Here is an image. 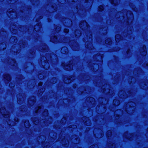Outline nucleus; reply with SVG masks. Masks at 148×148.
I'll list each match as a JSON object with an SVG mask.
<instances>
[{"mask_svg":"<svg viewBox=\"0 0 148 148\" xmlns=\"http://www.w3.org/2000/svg\"><path fill=\"white\" fill-rule=\"evenodd\" d=\"M41 64L43 67L45 69H47L49 68V66L48 63L49 60L47 58L43 57L41 58Z\"/></svg>","mask_w":148,"mask_h":148,"instance_id":"f257e3e1","label":"nucleus"},{"mask_svg":"<svg viewBox=\"0 0 148 148\" xmlns=\"http://www.w3.org/2000/svg\"><path fill=\"white\" fill-rule=\"evenodd\" d=\"M87 37L88 42H86L85 43L86 47L89 49H92L93 47V46L92 43L91 42H90L92 40V35L90 34L89 35V37Z\"/></svg>","mask_w":148,"mask_h":148,"instance_id":"f03ea898","label":"nucleus"},{"mask_svg":"<svg viewBox=\"0 0 148 148\" xmlns=\"http://www.w3.org/2000/svg\"><path fill=\"white\" fill-rule=\"evenodd\" d=\"M0 111L5 117L8 118L10 116V115L9 112H7L6 110L4 107L1 108Z\"/></svg>","mask_w":148,"mask_h":148,"instance_id":"7ed1b4c3","label":"nucleus"},{"mask_svg":"<svg viewBox=\"0 0 148 148\" xmlns=\"http://www.w3.org/2000/svg\"><path fill=\"white\" fill-rule=\"evenodd\" d=\"M88 25L85 21H82L79 25V26L82 29H84L88 28Z\"/></svg>","mask_w":148,"mask_h":148,"instance_id":"20e7f679","label":"nucleus"},{"mask_svg":"<svg viewBox=\"0 0 148 148\" xmlns=\"http://www.w3.org/2000/svg\"><path fill=\"white\" fill-rule=\"evenodd\" d=\"M70 63L68 64L65 65L64 63H62V65L64 67V68L67 70L69 71L73 69V65L72 63L70 62Z\"/></svg>","mask_w":148,"mask_h":148,"instance_id":"39448f33","label":"nucleus"},{"mask_svg":"<svg viewBox=\"0 0 148 148\" xmlns=\"http://www.w3.org/2000/svg\"><path fill=\"white\" fill-rule=\"evenodd\" d=\"M41 27V23H39L37 24L34 27L35 30L36 32L39 31Z\"/></svg>","mask_w":148,"mask_h":148,"instance_id":"423d86ee","label":"nucleus"},{"mask_svg":"<svg viewBox=\"0 0 148 148\" xmlns=\"http://www.w3.org/2000/svg\"><path fill=\"white\" fill-rule=\"evenodd\" d=\"M72 77L67 78L65 77L64 79V82L67 84L70 83L72 80Z\"/></svg>","mask_w":148,"mask_h":148,"instance_id":"0eeeda50","label":"nucleus"},{"mask_svg":"<svg viewBox=\"0 0 148 148\" xmlns=\"http://www.w3.org/2000/svg\"><path fill=\"white\" fill-rule=\"evenodd\" d=\"M82 119L85 122V124H86L87 125H89L90 124V121L88 118L83 117Z\"/></svg>","mask_w":148,"mask_h":148,"instance_id":"6e6552de","label":"nucleus"},{"mask_svg":"<svg viewBox=\"0 0 148 148\" xmlns=\"http://www.w3.org/2000/svg\"><path fill=\"white\" fill-rule=\"evenodd\" d=\"M68 49L66 47H63L61 49V53L64 54H66L68 53Z\"/></svg>","mask_w":148,"mask_h":148,"instance_id":"1a4fd4ad","label":"nucleus"},{"mask_svg":"<svg viewBox=\"0 0 148 148\" xmlns=\"http://www.w3.org/2000/svg\"><path fill=\"white\" fill-rule=\"evenodd\" d=\"M4 78L8 81H10L11 80L10 75L8 74H5L4 75Z\"/></svg>","mask_w":148,"mask_h":148,"instance_id":"9d476101","label":"nucleus"},{"mask_svg":"<svg viewBox=\"0 0 148 148\" xmlns=\"http://www.w3.org/2000/svg\"><path fill=\"white\" fill-rule=\"evenodd\" d=\"M121 39V36L119 34H117L115 36V40L117 42H118Z\"/></svg>","mask_w":148,"mask_h":148,"instance_id":"9b49d317","label":"nucleus"},{"mask_svg":"<svg viewBox=\"0 0 148 148\" xmlns=\"http://www.w3.org/2000/svg\"><path fill=\"white\" fill-rule=\"evenodd\" d=\"M57 37L56 36H54L53 38L52 37H51V40L53 42H57Z\"/></svg>","mask_w":148,"mask_h":148,"instance_id":"f8f14e48","label":"nucleus"},{"mask_svg":"<svg viewBox=\"0 0 148 148\" xmlns=\"http://www.w3.org/2000/svg\"><path fill=\"white\" fill-rule=\"evenodd\" d=\"M124 94H125V93L124 92V91H121L119 92L118 95L120 97L124 98V97H123L124 96Z\"/></svg>","mask_w":148,"mask_h":148,"instance_id":"ddd939ff","label":"nucleus"},{"mask_svg":"<svg viewBox=\"0 0 148 148\" xmlns=\"http://www.w3.org/2000/svg\"><path fill=\"white\" fill-rule=\"evenodd\" d=\"M120 103L119 101L117 100H114L113 101V104L116 106H117L119 105Z\"/></svg>","mask_w":148,"mask_h":148,"instance_id":"4468645a","label":"nucleus"},{"mask_svg":"<svg viewBox=\"0 0 148 148\" xmlns=\"http://www.w3.org/2000/svg\"><path fill=\"white\" fill-rule=\"evenodd\" d=\"M128 105H130V108L134 107L135 106H136V104H135V103L134 102H132L128 103L127 105V106Z\"/></svg>","mask_w":148,"mask_h":148,"instance_id":"2eb2a0df","label":"nucleus"},{"mask_svg":"<svg viewBox=\"0 0 148 148\" xmlns=\"http://www.w3.org/2000/svg\"><path fill=\"white\" fill-rule=\"evenodd\" d=\"M146 48L145 46H144L143 48V52H141V54L142 55L145 56L147 52L146 51Z\"/></svg>","mask_w":148,"mask_h":148,"instance_id":"dca6fc26","label":"nucleus"},{"mask_svg":"<svg viewBox=\"0 0 148 148\" xmlns=\"http://www.w3.org/2000/svg\"><path fill=\"white\" fill-rule=\"evenodd\" d=\"M105 43L106 44L110 45L112 43V41L110 38H108L105 40Z\"/></svg>","mask_w":148,"mask_h":148,"instance_id":"f3484780","label":"nucleus"},{"mask_svg":"<svg viewBox=\"0 0 148 148\" xmlns=\"http://www.w3.org/2000/svg\"><path fill=\"white\" fill-rule=\"evenodd\" d=\"M42 49H43V51H42L43 52H45L46 51H47V50H48V47L46 45H44L43 47H42Z\"/></svg>","mask_w":148,"mask_h":148,"instance_id":"a211bd4d","label":"nucleus"},{"mask_svg":"<svg viewBox=\"0 0 148 148\" xmlns=\"http://www.w3.org/2000/svg\"><path fill=\"white\" fill-rule=\"evenodd\" d=\"M11 10H9L8 12V15L9 17H11V16L13 15V13H14L13 12H12Z\"/></svg>","mask_w":148,"mask_h":148,"instance_id":"6ab92c4d","label":"nucleus"},{"mask_svg":"<svg viewBox=\"0 0 148 148\" xmlns=\"http://www.w3.org/2000/svg\"><path fill=\"white\" fill-rule=\"evenodd\" d=\"M24 124L26 127L28 128L29 127V123L28 121H26L24 122Z\"/></svg>","mask_w":148,"mask_h":148,"instance_id":"aec40b11","label":"nucleus"},{"mask_svg":"<svg viewBox=\"0 0 148 148\" xmlns=\"http://www.w3.org/2000/svg\"><path fill=\"white\" fill-rule=\"evenodd\" d=\"M75 33L76 36H77V37H78L79 36H80L81 34V32L79 31H76Z\"/></svg>","mask_w":148,"mask_h":148,"instance_id":"412c9836","label":"nucleus"},{"mask_svg":"<svg viewBox=\"0 0 148 148\" xmlns=\"http://www.w3.org/2000/svg\"><path fill=\"white\" fill-rule=\"evenodd\" d=\"M119 112H121V113H119V114H117V115H118V116H119V115L122 114L123 113V112L122 111V110H117L115 112V113L116 114Z\"/></svg>","mask_w":148,"mask_h":148,"instance_id":"4be33fe9","label":"nucleus"},{"mask_svg":"<svg viewBox=\"0 0 148 148\" xmlns=\"http://www.w3.org/2000/svg\"><path fill=\"white\" fill-rule=\"evenodd\" d=\"M48 114V111L47 110H45L43 112V115L45 116H47Z\"/></svg>","mask_w":148,"mask_h":148,"instance_id":"5701e85b","label":"nucleus"},{"mask_svg":"<svg viewBox=\"0 0 148 148\" xmlns=\"http://www.w3.org/2000/svg\"><path fill=\"white\" fill-rule=\"evenodd\" d=\"M104 9V7L102 5H100L99 7V11H102Z\"/></svg>","mask_w":148,"mask_h":148,"instance_id":"b1692460","label":"nucleus"},{"mask_svg":"<svg viewBox=\"0 0 148 148\" xmlns=\"http://www.w3.org/2000/svg\"><path fill=\"white\" fill-rule=\"evenodd\" d=\"M107 136L109 137L112 135V132L111 131L109 130L107 132Z\"/></svg>","mask_w":148,"mask_h":148,"instance_id":"393cba45","label":"nucleus"},{"mask_svg":"<svg viewBox=\"0 0 148 148\" xmlns=\"http://www.w3.org/2000/svg\"><path fill=\"white\" fill-rule=\"evenodd\" d=\"M38 77L39 79H42L44 78V76L42 74H40L38 75Z\"/></svg>","mask_w":148,"mask_h":148,"instance_id":"a878e982","label":"nucleus"},{"mask_svg":"<svg viewBox=\"0 0 148 148\" xmlns=\"http://www.w3.org/2000/svg\"><path fill=\"white\" fill-rule=\"evenodd\" d=\"M115 0H111V3L112 4L116 5V3L115 2Z\"/></svg>","mask_w":148,"mask_h":148,"instance_id":"bb28decb","label":"nucleus"},{"mask_svg":"<svg viewBox=\"0 0 148 148\" xmlns=\"http://www.w3.org/2000/svg\"><path fill=\"white\" fill-rule=\"evenodd\" d=\"M9 86L10 87L14 86V84L12 83H10L9 84Z\"/></svg>","mask_w":148,"mask_h":148,"instance_id":"cd10ccee","label":"nucleus"},{"mask_svg":"<svg viewBox=\"0 0 148 148\" xmlns=\"http://www.w3.org/2000/svg\"><path fill=\"white\" fill-rule=\"evenodd\" d=\"M64 32L65 33H67L69 32V30L68 29H65L64 30Z\"/></svg>","mask_w":148,"mask_h":148,"instance_id":"c85d7f7f","label":"nucleus"},{"mask_svg":"<svg viewBox=\"0 0 148 148\" xmlns=\"http://www.w3.org/2000/svg\"><path fill=\"white\" fill-rule=\"evenodd\" d=\"M56 29L57 31H59L61 30V27H58Z\"/></svg>","mask_w":148,"mask_h":148,"instance_id":"c756f323","label":"nucleus"},{"mask_svg":"<svg viewBox=\"0 0 148 148\" xmlns=\"http://www.w3.org/2000/svg\"><path fill=\"white\" fill-rule=\"evenodd\" d=\"M41 107H40V106L38 107V109L36 111V113H38V112L39 110H40V109H41Z\"/></svg>","mask_w":148,"mask_h":148,"instance_id":"7c9ffc66","label":"nucleus"},{"mask_svg":"<svg viewBox=\"0 0 148 148\" xmlns=\"http://www.w3.org/2000/svg\"><path fill=\"white\" fill-rule=\"evenodd\" d=\"M77 127V126L76 125H73L71 126V127L72 128H76Z\"/></svg>","mask_w":148,"mask_h":148,"instance_id":"2f4dec72","label":"nucleus"},{"mask_svg":"<svg viewBox=\"0 0 148 148\" xmlns=\"http://www.w3.org/2000/svg\"><path fill=\"white\" fill-rule=\"evenodd\" d=\"M89 99H90V100H91L92 101H95V99L93 98L92 97H90L89 98Z\"/></svg>","mask_w":148,"mask_h":148,"instance_id":"473e14b6","label":"nucleus"},{"mask_svg":"<svg viewBox=\"0 0 148 148\" xmlns=\"http://www.w3.org/2000/svg\"><path fill=\"white\" fill-rule=\"evenodd\" d=\"M100 60H101V63H102V55H101L100 56Z\"/></svg>","mask_w":148,"mask_h":148,"instance_id":"72a5a7b5","label":"nucleus"},{"mask_svg":"<svg viewBox=\"0 0 148 148\" xmlns=\"http://www.w3.org/2000/svg\"><path fill=\"white\" fill-rule=\"evenodd\" d=\"M42 82H40L38 83V86H42Z\"/></svg>","mask_w":148,"mask_h":148,"instance_id":"f704fd0d","label":"nucleus"},{"mask_svg":"<svg viewBox=\"0 0 148 148\" xmlns=\"http://www.w3.org/2000/svg\"><path fill=\"white\" fill-rule=\"evenodd\" d=\"M94 147H95V145H92L90 147V148H94Z\"/></svg>","mask_w":148,"mask_h":148,"instance_id":"c9c22d12","label":"nucleus"},{"mask_svg":"<svg viewBox=\"0 0 148 148\" xmlns=\"http://www.w3.org/2000/svg\"><path fill=\"white\" fill-rule=\"evenodd\" d=\"M3 45L4 46L3 48V49H4L5 48L6 46H5V45L4 44H3Z\"/></svg>","mask_w":148,"mask_h":148,"instance_id":"e433bc0d","label":"nucleus"},{"mask_svg":"<svg viewBox=\"0 0 148 148\" xmlns=\"http://www.w3.org/2000/svg\"><path fill=\"white\" fill-rule=\"evenodd\" d=\"M130 16H131L132 17H133V14H132V13H131V14H130Z\"/></svg>","mask_w":148,"mask_h":148,"instance_id":"4c0bfd02","label":"nucleus"},{"mask_svg":"<svg viewBox=\"0 0 148 148\" xmlns=\"http://www.w3.org/2000/svg\"><path fill=\"white\" fill-rule=\"evenodd\" d=\"M17 101H18V103H20V102L19 101V100H18V98L17 99Z\"/></svg>","mask_w":148,"mask_h":148,"instance_id":"58836bf2","label":"nucleus"},{"mask_svg":"<svg viewBox=\"0 0 148 148\" xmlns=\"http://www.w3.org/2000/svg\"><path fill=\"white\" fill-rule=\"evenodd\" d=\"M8 122V124L9 125H11V123H10L9 122Z\"/></svg>","mask_w":148,"mask_h":148,"instance_id":"ea45409f","label":"nucleus"},{"mask_svg":"<svg viewBox=\"0 0 148 148\" xmlns=\"http://www.w3.org/2000/svg\"><path fill=\"white\" fill-rule=\"evenodd\" d=\"M95 136L96 137H97V138H100L99 137H98V136H96V134H95Z\"/></svg>","mask_w":148,"mask_h":148,"instance_id":"a19ab883","label":"nucleus"},{"mask_svg":"<svg viewBox=\"0 0 148 148\" xmlns=\"http://www.w3.org/2000/svg\"><path fill=\"white\" fill-rule=\"evenodd\" d=\"M126 112L127 113H128V112L127 111V110H126Z\"/></svg>","mask_w":148,"mask_h":148,"instance_id":"79ce46f5","label":"nucleus"},{"mask_svg":"<svg viewBox=\"0 0 148 148\" xmlns=\"http://www.w3.org/2000/svg\"><path fill=\"white\" fill-rule=\"evenodd\" d=\"M50 58H52V56H51V55H50Z\"/></svg>","mask_w":148,"mask_h":148,"instance_id":"37998d69","label":"nucleus"},{"mask_svg":"<svg viewBox=\"0 0 148 148\" xmlns=\"http://www.w3.org/2000/svg\"><path fill=\"white\" fill-rule=\"evenodd\" d=\"M102 136V134H101V136H100V137H101V136Z\"/></svg>","mask_w":148,"mask_h":148,"instance_id":"c03bdc74","label":"nucleus"},{"mask_svg":"<svg viewBox=\"0 0 148 148\" xmlns=\"http://www.w3.org/2000/svg\"><path fill=\"white\" fill-rule=\"evenodd\" d=\"M40 91H41V90H39V91H38L39 93V92H40Z\"/></svg>","mask_w":148,"mask_h":148,"instance_id":"a18cd8bd","label":"nucleus"},{"mask_svg":"<svg viewBox=\"0 0 148 148\" xmlns=\"http://www.w3.org/2000/svg\"><path fill=\"white\" fill-rule=\"evenodd\" d=\"M45 137H44V139H43V140H45Z\"/></svg>","mask_w":148,"mask_h":148,"instance_id":"49530a36","label":"nucleus"},{"mask_svg":"<svg viewBox=\"0 0 148 148\" xmlns=\"http://www.w3.org/2000/svg\"><path fill=\"white\" fill-rule=\"evenodd\" d=\"M77 139L79 141V138H77Z\"/></svg>","mask_w":148,"mask_h":148,"instance_id":"de8ad7c7","label":"nucleus"},{"mask_svg":"<svg viewBox=\"0 0 148 148\" xmlns=\"http://www.w3.org/2000/svg\"><path fill=\"white\" fill-rule=\"evenodd\" d=\"M56 82V81H55L54 82H53V83H55V82Z\"/></svg>","mask_w":148,"mask_h":148,"instance_id":"09e8293b","label":"nucleus"},{"mask_svg":"<svg viewBox=\"0 0 148 148\" xmlns=\"http://www.w3.org/2000/svg\"><path fill=\"white\" fill-rule=\"evenodd\" d=\"M13 38H16L15 37H14Z\"/></svg>","mask_w":148,"mask_h":148,"instance_id":"8fccbe9b","label":"nucleus"},{"mask_svg":"<svg viewBox=\"0 0 148 148\" xmlns=\"http://www.w3.org/2000/svg\"><path fill=\"white\" fill-rule=\"evenodd\" d=\"M3 0H0V1H3Z\"/></svg>","mask_w":148,"mask_h":148,"instance_id":"3c124183","label":"nucleus"}]
</instances>
